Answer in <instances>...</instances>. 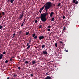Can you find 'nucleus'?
Wrapping results in <instances>:
<instances>
[{
  "label": "nucleus",
  "mask_w": 79,
  "mask_h": 79,
  "mask_svg": "<svg viewBox=\"0 0 79 79\" xmlns=\"http://www.w3.org/2000/svg\"><path fill=\"white\" fill-rule=\"evenodd\" d=\"M14 58V57H12V59L13 58Z\"/></svg>",
  "instance_id": "48"
},
{
  "label": "nucleus",
  "mask_w": 79,
  "mask_h": 79,
  "mask_svg": "<svg viewBox=\"0 0 79 79\" xmlns=\"http://www.w3.org/2000/svg\"><path fill=\"white\" fill-rule=\"evenodd\" d=\"M15 0H10V1L11 3H12Z\"/></svg>",
  "instance_id": "12"
},
{
  "label": "nucleus",
  "mask_w": 79,
  "mask_h": 79,
  "mask_svg": "<svg viewBox=\"0 0 79 79\" xmlns=\"http://www.w3.org/2000/svg\"><path fill=\"white\" fill-rule=\"evenodd\" d=\"M10 0H7V2L9 3V2H10Z\"/></svg>",
  "instance_id": "40"
},
{
  "label": "nucleus",
  "mask_w": 79,
  "mask_h": 79,
  "mask_svg": "<svg viewBox=\"0 0 79 79\" xmlns=\"http://www.w3.org/2000/svg\"><path fill=\"white\" fill-rule=\"evenodd\" d=\"M45 47V45H44V44H43V45H42V49L44 48Z\"/></svg>",
  "instance_id": "13"
},
{
  "label": "nucleus",
  "mask_w": 79,
  "mask_h": 79,
  "mask_svg": "<svg viewBox=\"0 0 79 79\" xmlns=\"http://www.w3.org/2000/svg\"><path fill=\"white\" fill-rule=\"evenodd\" d=\"M40 18H41V15H40V17H36V19H39Z\"/></svg>",
  "instance_id": "32"
},
{
  "label": "nucleus",
  "mask_w": 79,
  "mask_h": 79,
  "mask_svg": "<svg viewBox=\"0 0 79 79\" xmlns=\"http://www.w3.org/2000/svg\"><path fill=\"white\" fill-rule=\"evenodd\" d=\"M60 44H63V42H62V41H60Z\"/></svg>",
  "instance_id": "43"
},
{
  "label": "nucleus",
  "mask_w": 79,
  "mask_h": 79,
  "mask_svg": "<svg viewBox=\"0 0 79 79\" xmlns=\"http://www.w3.org/2000/svg\"><path fill=\"white\" fill-rule=\"evenodd\" d=\"M24 19L25 21V19L24 18Z\"/></svg>",
  "instance_id": "51"
},
{
  "label": "nucleus",
  "mask_w": 79,
  "mask_h": 79,
  "mask_svg": "<svg viewBox=\"0 0 79 79\" xmlns=\"http://www.w3.org/2000/svg\"><path fill=\"white\" fill-rule=\"evenodd\" d=\"M23 16V14L22 13V14H21L19 16V20H20L22 18Z\"/></svg>",
  "instance_id": "3"
},
{
  "label": "nucleus",
  "mask_w": 79,
  "mask_h": 79,
  "mask_svg": "<svg viewBox=\"0 0 79 79\" xmlns=\"http://www.w3.org/2000/svg\"><path fill=\"white\" fill-rule=\"evenodd\" d=\"M12 59H13V58H10V61H12Z\"/></svg>",
  "instance_id": "35"
},
{
  "label": "nucleus",
  "mask_w": 79,
  "mask_h": 79,
  "mask_svg": "<svg viewBox=\"0 0 79 79\" xmlns=\"http://www.w3.org/2000/svg\"><path fill=\"white\" fill-rule=\"evenodd\" d=\"M42 27V25H40L39 27V28H41Z\"/></svg>",
  "instance_id": "20"
},
{
  "label": "nucleus",
  "mask_w": 79,
  "mask_h": 79,
  "mask_svg": "<svg viewBox=\"0 0 79 79\" xmlns=\"http://www.w3.org/2000/svg\"><path fill=\"white\" fill-rule=\"evenodd\" d=\"M68 50H66V49L65 50V51L66 52H68Z\"/></svg>",
  "instance_id": "34"
},
{
  "label": "nucleus",
  "mask_w": 79,
  "mask_h": 79,
  "mask_svg": "<svg viewBox=\"0 0 79 79\" xmlns=\"http://www.w3.org/2000/svg\"><path fill=\"white\" fill-rule=\"evenodd\" d=\"M25 19H24L23 22V23H24V22H25Z\"/></svg>",
  "instance_id": "45"
},
{
  "label": "nucleus",
  "mask_w": 79,
  "mask_h": 79,
  "mask_svg": "<svg viewBox=\"0 0 79 79\" xmlns=\"http://www.w3.org/2000/svg\"><path fill=\"white\" fill-rule=\"evenodd\" d=\"M45 79H52V78L49 76H48L45 78Z\"/></svg>",
  "instance_id": "7"
},
{
  "label": "nucleus",
  "mask_w": 79,
  "mask_h": 79,
  "mask_svg": "<svg viewBox=\"0 0 79 79\" xmlns=\"http://www.w3.org/2000/svg\"><path fill=\"white\" fill-rule=\"evenodd\" d=\"M65 27H64L63 28V31H64L65 30Z\"/></svg>",
  "instance_id": "26"
},
{
  "label": "nucleus",
  "mask_w": 79,
  "mask_h": 79,
  "mask_svg": "<svg viewBox=\"0 0 79 79\" xmlns=\"http://www.w3.org/2000/svg\"><path fill=\"white\" fill-rule=\"evenodd\" d=\"M31 75L32 77L33 76V75L31 74Z\"/></svg>",
  "instance_id": "44"
},
{
  "label": "nucleus",
  "mask_w": 79,
  "mask_h": 79,
  "mask_svg": "<svg viewBox=\"0 0 79 79\" xmlns=\"http://www.w3.org/2000/svg\"><path fill=\"white\" fill-rule=\"evenodd\" d=\"M25 63L26 64H27L28 63V62L27 61H26L25 62Z\"/></svg>",
  "instance_id": "31"
},
{
  "label": "nucleus",
  "mask_w": 79,
  "mask_h": 79,
  "mask_svg": "<svg viewBox=\"0 0 79 79\" xmlns=\"http://www.w3.org/2000/svg\"><path fill=\"white\" fill-rule=\"evenodd\" d=\"M51 27H52V26L49 25V26H48V28L49 29H50L51 28Z\"/></svg>",
  "instance_id": "21"
},
{
  "label": "nucleus",
  "mask_w": 79,
  "mask_h": 79,
  "mask_svg": "<svg viewBox=\"0 0 79 79\" xmlns=\"http://www.w3.org/2000/svg\"><path fill=\"white\" fill-rule=\"evenodd\" d=\"M3 55L2 54H0V60H1L2 58V57Z\"/></svg>",
  "instance_id": "8"
},
{
  "label": "nucleus",
  "mask_w": 79,
  "mask_h": 79,
  "mask_svg": "<svg viewBox=\"0 0 79 79\" xmlns=\"http://www.w3.org/2000/svg\"><path fill=\"white\" fill-rule=\"evenodd\" d=\"M62 18H63V19H64L65 18V16H63Z\"/></svg>",
  "instance_id": "36"
},
{
  "label": "nucleus",
  "mask_w": 79,
  "mask_h": 79,
  "mask_svg": "<svg viewBox=\"0 0 79 79\" xmlns=\"http://www.w3.org/2000/svg\"><path fill=\"white\" fill-rule=\"evenodd\" d=\"M60 1V0H59Z\"/></svg>",
  "instance_id": "52"
},
{
  "label": "nucleus",
  "mask_w": 79,
  "mask_h": 79,
  "mask_svg": "<svg viewBox=\"0 0 79 79\" xmlns=\"http://www.w3.org/2000/svg\"><path fill=\"white\" fill-rule=\"evenodd\" d=\"M52 1H54V0H52Z\"/></svg>",
  "instance_id": "49"
},
{
  "label": "nucleus",
  "mask_w": 79,
  "mask_h": 79,
  "mask_svg": "<svg viewBox=\"0 0 79 79\" xmlns=\"http://www.w3.org/2000/svg\"><path fill=\"white\" fill-rule=\"evenodd\" d=\"M29 46V43H27V46Z\"/></svg>",
  "instance_id": "41"
},
{
  "label": "nucleus",
  "mask_w": 79,
  "mask_h": 79,
  "mask_svg": "<svg viewBox=\"0 0 79 79\" xmlns=\"http://www.w3.org/2000/svg\"><path fill=\"white\" fill-rule=\"evenodd\" d=\"M8 62V61L7 60H6L5 62V63H7Z\"/></svg>",
  "instance_id": "27"
},
{
  "label": "nucleus",
  "mask_w": 79,
  "mask_h": 79,
  "mask_svg": "<svg viewBox=\"0 0 79 79\" xmlns=\"http://www.w3.org/2000/svg\"><path fill=\"white\" fill-rule=\"evenodd\" d=\"M31 38L30 39V40H29V43H30V44L31 43Z\"/></svg>",
  "instance_id": "30"
},
{
  "label": "nucleus",
  "mask_w": 79,
  "mask_h": 79,
  "mask_svg": "<svg viewBox=\"0 0 79 79\" xmlns=\"http://www.w3.org/2000/svg\"><path fill=\"white\" fill-rule=\"evenodd\" d=\"M48 31H50V28L49 29H48Z\"/></svg>",
  "instance_id": "37"
},
{
  "label": "nucleus",
  "mask_w": 79,
  "mask_h": 79,
  "mask_svg": "<svg viewBox=\"0 0 79 79\" xmlns=\"http://www.w3.org/2000/svg\"><path fill=\"white\" fill-rule=\"evenodd\" d=\"M15 33H14V34H13L12 38H14V37H15Z\"/></svg>",
  "instance_id": "23"
},
{
  "label": "nucleus",
  "mask_w": 79,
  "mask_h": 79,
  "mask_svg": "<svg viewBox=\"0 0 79 79\" xmlns=\"http://www.w3.org/2000/svg\"><path fill=\"white\" fill-rule=\"evenodd\" d=\"M30 45H29V46H28V47L27 48V49H29L30 48Z\"/></svg>",
  "instance_id": "18"
},
{
  "label": "nucleus",
  "mask_w": 79,
  "mask_h": 79,
  "mask_svg": "<svg viewBox=\"0 0 79 79\" xmlns=\"http://www.w3.org/2000/svg\"><path fill=\"white\" fill-rule=\"evenodd\" d=\"M35 23H37L38 22V20H35Z\"/></svg>",
  "instance_id": "22"
},
{
  "label": "nucleus",
  "mask_w": 79,
  "mask_h": 79,
  "mask_svg": "<svg viewBox=\"0 0 79 79\" xmlns=\"http://www.w3.org/2000/svg\"><path fill=\"white\" fill-rule=\"evenodd\" d=\"M17 75H16L15 74H14V75L13 76V77H15Z\"/></svg>",
  "instance_id": "19"
},
{
  "label": "nucleus",
  "mask_w": 79,
  "mask_h": 79,
  "mask_svg": "<svg viewBox=\"0 0 79 79\" xmlns=\"http://www.w3.org/2000/svg\"><path fill=\"white\" fill-rule=\"evenodd\" d=\"M1 16V13H0V18H2V15Z\"/></svg>",
  "instance_id": "24"
},
{
  "label": "nucleus",
  "mask_w": 79,
  "mask_h": 79,
  "mask_svg": "<svg viewBox=\"0 0 79 79\" xmlns=\"http://www.w3.org/2000/svg\"><path fill=\"white\" fill-rule=\"evenodd\" d=\"M51 4L52 2H47L42 8L40 9V10H42L45 7V10H46L45 13L43 14L42 13L41 15L40 18L42 22H44L46 21V16L48 15V10L52 7V5Z\"/></svg>",
  "instance_id": "1"
},
{
  "label": "nucleus",
  "mask_w": 79,
  "mask_h": 79,
  "mask_svg": "<svg viewBox=\"0 0 79 79\" xmlns=\"http://www.w3.org/2000/svg\"><path fill=\"white\" fill-rule=\"evenodd\" d=\"M43 54H44V55H47L48 54V53L47 51H43Z\"/></svg>",
  "instance_id": "6"
},
{
  "label": "nucleus",
  "mask_w": 79,
  "mask_h": 79,
  "mask_svg": "<svg viewBox=\"0 0 79 79\" xmlns=\"http://www.w3.org/2000/svg\"><path fill=\"white\" fill-rule=\"evenodd\" d=\"M6 53V52H5V51H4V52H3V55H4V54H5Z\"/></svg>",
  "instance_id": "29"
},
{
  "label": "nucleus",
  "mask_w": 79,
  "mask_h": 79,
  "mask_svg": "<svg viewBox=\"0 0 79 79\" xmlns=\"http://www.w3.org/2000/svg\"><path fill=\"white\" fill-rule=\"evenodd\" d=\"M55 45L56 47H57V43H55Z\"/></svg>",
  "instance_id": "17"
},
{
  "label": "nucleus",
  "mask_w": 79,
  "mask_h": 79,
  "mask_svg": "<svg viewBox=\"0 0 79 79\" xmlns=\"http://www.w3.org/2000/svg\"><path fill=\"white\" fill-rule=\"evenodd\" d=\"M5 12H2V15H5Z\"/></svg>",
  "instance_id": "11"
},
{
  "label": "nucleus",
  "mask_w": 79,
  "mask_h": 79,
  "mask_svg": "<svg viewBox=\"0 0 79 79\" xmlns=\"http://www.w3.org/2000/svg\"><path fill=\"white\" fill-rule=\"evenodd\" d=\"M61 3H58L57 5V7H59V6H61Z\"/></svg>",
  "instance_id": "9"
},
{
  "label": "nucleus",
  "mask_w": 79,
  "mask_h": 79,
  "mask_svg": "<svg viewBox=\"0 0 79 79\" xmlns=\"http://www.w3.org/2000/svg\"><path fill=\"white\" fill-rule=\"evenodd\" d=\"M37 38V36H35L34 39H36Z\"/></svg>",
  "instance_id": "28"
},
{
  "label": "nucleus",
  "mask_w": 79,
  "mask_h": 79,
  "mask_svg": "<svg viewBox=\"0 0 79 79\" xmlns=\"http://www.w3.org/2000/svg\"><path fill=\"white\" fill-rule=\"evenodd\" d=\"M7 79H9V77H8L7 78Z\"/></svg>",
  "instance_id": "47"
},
{
  "label": "nucleus",
  "mask_w": 79,
  "mask_h": 79,
  "mask_svg": "<svg viewBox=\"0 0 79 79\" xmlns=\"http://www.w3.org/2000/svg\"><path fill=\"white\" fill-rule=\"evenodd\" d=\"M48 73H46V75H48Z\"/></svg>",
  "instance_id": "46"
},
{
  "label": "nucleus",
  "mask_w": 79,
  "mask_h": 79,
  "mask_svg": "<svg viewBox=\"0 0 79 79\" xmlns=\"http://www.w3.org/2000/svg\"><path fill=\"white\" fill-rule=\"evenodd\" d=\"M22 32V31H20L19 32V34H21V33Z\"/></svg>",
  "instance_id": "42"
},
{
  "label": "nucleus",
  "mask_w": 79,
  "mask_h": 79,
  "mask_svg": "<svg viewBox=\"0 0 79 79\" xmlns=\"http://www.w3.org/2000/svg\"><path fill=\"white\" fill-rule=\"evenodd\" d=\"M23 24H24V23H22V24L21 25V27L23 26Z\"/></svg>",
  "instance_id": "33"
},
{
  "label": "nucleus",
  "mask_w": 79,
  "mask_h": 79,
  "mask_svg": "<svg viewBox=\"0 0 79 79\" xmlns=\"http://www.w3.org/2000/svg\"><path fill=\"white\" fill-rule=\"evenodd\" d=\"M36 63V62L35 61V60H34L32 61V64H35Z\"/></svg>",
  "instance_id": "10"
},
{
  "label": "nucleus",
  "mask_w": 79,
  "mask_h": 79,
  "mask_svg": "<svg viewBox=\"0 0 79 79\" xmlns=\"http://www.w3.org/2000/svg\"><path fill=\"white\" fill-rule=\"evenodd\" d=\"M44 38H45V37H44V36H41L39 37V38L40 40H41L42 39H44Z\"/></svg>",
  "instance_id": "4"
},
{
  "label": "nucleus",
  "mask_w": 79,
  "mask_h": 79,
  "mask_svg": "<svg viewBox=\"0 0 79 79\" xmlns=\"http://www.w3.org/2000/svg\"><path fill=\"white\" fill-rule=\"evenodd\" d=\"M54 13L53 12H52L50 13V16L52 18V15L54 14Z\"/></svg>",
  "instance_id": "5"
},
{
  "label": "nucleus",
  "mask_w": 79,
  "mask_h": 79,
  "mask_svg": "<svg viewBox=\"0 0 79 79\" xmlns=\"http://www.w3.org/2000/svg\"><path fill=\"white\" fill-rule=\"evenodd\" d=\"M73 2V3H75V4H77L78 3V2L76 0H73L72 1Z\"/></svg>",
  "instance_id": "2"
},
{
  "label": "nucleus",
  "mask_w": 79,
  "mask_h": 79,
  "mask_svg": "<svg viewBox=\"0 0 79 79\" xmlns=\"http://www.w3.org/2000/svg\"><path fill=\"white\" fill-rule=\"evenodd\" d=\"M3 28V26L1 25H0V30Z\"/></svg>",
  "instance_id": "14"
},
{
  "label": "nucleus",
  "mask_w": 79,
  "mask_h": 79,
  "mask_svg": "<svg viewBox=\"0 0 79 79\" xmlns=\"http://www.w3.org/2000/svg\"><path fill=\"white\" fill-rule=\"evenodd\" d=\"M26 35H29V32H26Z\"/></svg>",
  "instance_id": "25"
},
{
  "label": "nucleus",
  "mask_w": 79,
  "mask_h": 79,
  "mask_svg": "<svg viewBox=\"0 0 79 79\" xmlns=\"http://www.w3.org/2000/svg\"><path fill=\"white\" fill-rule=\"evenodd\" d=\"M54 21V17H53L52 19V20H51V21L52 22V21Z\"/></svg>",
  "instance_id": "15"
},
{
  "label": "nucleus",
  "mask_w": 79,
  "mask_h": 79,
  "mask_svg": "<svg viewBox=\"0 0 79 79\" xmlns=\"http://www.w3.org/2000/svg\"><path fill=\"white\" fill-rule=\"evenodd\" d=\"M4 27H5V25H4Z\"/></svg>",
  "instance_id": "50"
},
{
  "label": "nucleus",
  "mask_w": 79,
  "mask_h": 79,
  "mask_svg": "<svg viewBox=\"0 0 79 79\" xmlns=\"http://www.w3.org/2000/svg\"><path fill=\"white\" fill-rule=\"evenodd\" d=\"M35 36V33H34V34H33L32 37H34Z\"/></svg>",
  "instance_id": "16"
},
{
  "label": "nucleus",
  "mask_w": 79,
  "mask_h": 79,
  "mask_svg": "<svg viewBox=\"0 0 79 79\" xmlns=\"http://www.w3.org/2000/svg\"><path fill=\"white\" fill-rule=\"evenodd\" d=\"M42 10H40H40H39V12H40V14L41 13V11Z\"/></svg>",
  "instance_id": "38"
},
{
  "label": "nucleus",
  "mask_w": 79,
  "mask_h": 79,
  "mask_svg": "<svg viewBox=\"0 0 79 79\" xmlns=\"http://www.w3.org/2000/svg\"><path fill=\"white\" fill-rule=\"evenodd\" d=\"M18 69H19V70H20L21 69V68H20V67H18Z\"/></svg>",
  "instance_id": "39"
}]
</instances>
